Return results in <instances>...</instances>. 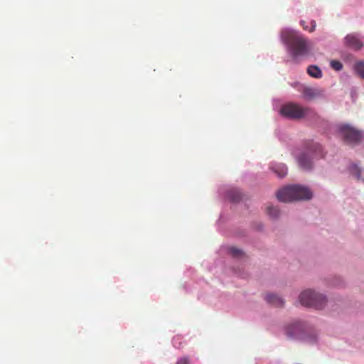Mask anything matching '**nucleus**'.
I'll return each mask as SVG.
<instances>
[{"instance_id":"1","label":"nucleus","mask_w":364,"mask_h":364,"mask_svg":"<svg viewBox=\"0 0 364 364\" xmlns=\"http://www.w3.org/2000/svg\"><path fill=\"white\" fill-rule=\"evenodd\" d=\"M277 198L279 201L284 203L299 200H309L312 198V192L306 187L291 185L278 191Z\"/></svg>"},{"instance_id":"2","label":"nucleus","mask_w":364,"mask_h":364,"mask_svg":"<svg viewBox=\"0 0 364 364\" xmlns=\"http://www.w3.org/2000/svg\"><path fill=\"white\" fill-rule=\"evenodd\" d=\"M282 38L288 46L291 55L295 60L309 53L307 41L301 36L292 32L284 33Z\"/></svg>"},{"instance_id":"3","label":"nucleus","mask_w":364,"mask_h":364,"mask_svg":"<svg viewBox=\"0 0 364 364\" xmlns=\"http://www.w3.org/2000/svg\"><path fill=\"white\" fill-rule=\"evenodd\" d=\"M299 301L304 306L321 309L326 306L327 301L324 295L315 292L311 289H307L300 294Z\"/></svg>"},{"instance_id":"4","label":"nucleus","mask_w":364,"mask_h":364,"mask_svg":"<svg viewBox=\"0 0 364 364\" xmlns=\"http://www.w3.org/2000/svg\"><path fill=\"white\" fill-rule=\"evenodd\" d=\"M309 109L304 108L296 104L289 103L281 109V113L291 119H300L308 114Z\"/></svg>"},{"instance_id":"5","label":"nucleus","mask_w":364,"mask_h":364,"mask_svg":"<svg viewBox=\"0 0 364 364\" xmlns=\"http://www.w3.org/2000/svg\"><path fill=\"white\" fill-rule=\"evenodd\" d=\"M339 130L344 139L348 142H358L362 138L360 132L348 125L341 126Z\"/></svg>"},{"instance_id":"6","label":"nucleus","mask_w":364,"mask_h":364,"mask_svg":"<svg viewBox=\"0 0 364 364\" xmlns=\"http://www.w3.org/2000/svg\"><path fill=\"white\" fill-rule=\"evenodd\" d=\"M304 326L303 323L297 321L290 324L287 328V333L290 337H297L303 331Z\"/></svg>"},{"instance_id":"7","label":"nucleus","mask_w":364,"mask_h":364,"mask_svg":"<svg viewBox=\"0 0 364 364\" xmlns=\"http://www.w3.org/2000/svg\"><path fill=\"white\" fill-rule=\"evenodd\" d=\"M264 299L267 303L277 307H282L284 304V301L281 297L274 294H266Z\"/></svg>"},{"instance_id":"8","label":"nucleus","mask_w":364,"mask_h":364,"mask_svg":"<svg viewBox=\"0 0 364 364\" xmlns=\"http://www.w3.org/2000/svg\"><path fill=\"white\" fill-rule=\"evenodd\" d=\"M345 40L346 44L354 49L358 50L363 47V43L360 39L354 35H348Z\"/></svg>"},{"instance_id":"9","label":"nucleus","mask_w":364,"mask_h":364,"mask_svg":"<svg viewBox=\"0 0 364 364\" xmlns=\"http://www.w3.org/2000/svg\"><path fill=\"white\" fill-rule=\"evenodd\" d=\"M298 163L299 166L304 170L308 171L312 168V161L306 154H302L299 156Z\"/></svg>"},{"instance_id":"10","label":"nucleus","mask_w":364,"mask_h":364,"mask_svg":"<svg viewBox=\"0 0 364 364\" xmlns=\"http://www.w3.org/2000/svg\"><path fill=\"white\" fill-rule=\"evenodd\" d=\"M272 169L280 178L284 177L287 173V168L283 164L274 165Z\"/></svg>"},{"instance_id":"11","label":"nucleus","mask_w":364,"mask_h":364,"mask_svg":"<svg viewBox=\"0 0 364 364\" xmlns=\"http://www.w3.org/2000/svg\"><path fill=\"white\" fill-rule=\"evenodd\" d=\"M321 92L318 90L307 87L304 89L303 95L305 98L310 100L318 96Z\"/></svg>"},{"instance_id":"12","label":"nucleus","mask_w":364,"mask_h":364,"mask_svg":"<svg viewBox=\"0 0 364 364\" xmlns=\"http://www.w3.org/2000/svg\"><path fill=\"white\" fill-rule=\"evenodd\" d=\"M308 74L315 78H320L322 76V73L320 68L316 65H310L307 68Z\"/></svg>"},{"instance_id":"13","label":"nucleus","mask_w":364,"mask_h":364,"mask_svg":"<svg viewBox=\"0 0 364 364\" xmlns=\"http://www.w3.org/2000/svg\"><path fill=\"white\" fill-rule=\"evenodd\" d=\"M267 213L272 218H276L279 215V210L277 207L269 205L267 207Z\"/></svg>"},{"instance_id":"14","label":"nucleus","mask_w":364,"mask_h":364,"mask_svg":"<svg viewBox=\"0 0 364 364\" xmlns=\"http://www.w3.org/2000/svg\"><path fill=\"white\" fill-rule=\"evenodd\" d=\"M229 198L232 202H238L242 199V194L238 191H231L229 193Z\"/></svg>"},{"instance_id":"15","label":"nucleus","mask_w":364,"mask_h":364,"mask_svg":"<svg viewBox=\"0 0 364 364\" xmlns=\"http://www.w3.org/2000/svg\"><path fill=\"white\" fill-rule=\"evenodd\" d=\"M354 68L357 74L364 79V62H358Z\"/></svg>"},{"instance_id":"16","label":"nucleus","mask_w":364,"mask_h":364,"mask_svg":"<svg viewBox=\"0 0 364 364\" xmlns=\"http://www.w3.org/2000/svg\"><path fill=\"white\" fill-rule=\"evenodd\" d=\"M300 23L304 30L309 31V32H313L315 30L316 26V23L314 20L311 21V22H310L311 28H309V26L306 25V22L305 21H301Z\"/></svg>"},{"instance_id":"17","label":"nucleus","mask_w":364,"mask_h":364,"mask_svg":"<svg viewBox=\"0 0 364 364\" xmlns=\"http://www.w3.org/2000/svg\"><path fill=\"white\" fill-rule=\"evenodd\" d=\"M350 171L357 177L358 180L360 179L361 170L359 167H358L356 165H353L350 168Z\"/></svg>"},{"instance_id":"18","label":"nucleus","mask_w":364,"mask_h":364,"mask_svg":"<svg viewBox=\"0 0 364 364\" xmlns=\"http://www.w3.org/2000/svg\"><path fill=\"white\" fill-rule=\"evenodd\" d=\"M331 66L335 70H341L343 68L342 63L338 60H332L331 62Z\"/></svg>"},{"instance_id":"19","label":"nucleus","mask_w":364,"mask_h":364,"mask_svg":"<svg viewBox=\"0 0 364 364\" xmlns=\"http://www.w3.org/2000/svg\"><path fill=\"white\" fill-rule=\"evenodd\" d=\"M230 253L235 257H240L242 254V251L236 247H231Z\"/></svg>"},{"instance_id":"20","label":"nucleus","mask_w":364,"mask_h":364,"mask_svg":"<svg viewBox=\"0 0 364 364\" xmlns=\"http://www.w3.org/2000/svg\"><path fill=\"white\" fill-rule=\"evenodd\" d=\"M175 364H190V359L188 357H183L178 359Z\"/></svg>"}]
</instances>
